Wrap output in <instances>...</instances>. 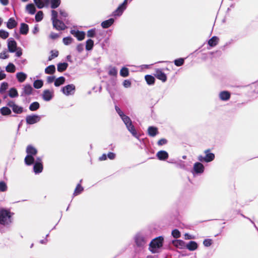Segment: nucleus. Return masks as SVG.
<instances>
[{
    "mask_svg": "<svg viewBox=\"0 0 258 258\" xmlns=\"http://www.w3.org/2000/svg\"><path fill=\"white\" fill-rule=\"evenodd\" d=\"M218 40L217 37L213 36L208 41V44L211 47H214L218 44Z\"/></svg>",
    "mask_w": 258,
    "mask_h": 258,
    "instance_id": "obj_31",
    "label": "nucleus"
},
{
    "mask_svg": "<svg viewBox=\"0 0 258 258\" xmlns=\"http://www.w3.org/2000/svg\"><path fill=\"white\" fill-rule=\"evenodd\" d=\"M26 11L30 14H34L36 12V9L34 5L32 4H28L26 7Z\"/></svg>",
    "mask_w": 258,
    "mask_h": 258,
    "instance_id": "obj_30",
    "label": "nucleus"
},
{
    "mask_svg": "<svg viewBox=\"0 0 258 258\" xmlns=\"http://www.w3.org/2000/svg\"><path fill=\"white\" fill-rule=\"evenodd\" d=\"M43 19V13L42 11H39L35 15V20L37 22H39Z\"/></svg>",
    "mask_w": 258,
    "mask_h": 258,
    "instance_id": "obj_51",
    "label": "nucleus"
},
{
    "mask_svg": "<svg viewBox=\"0 0 258 258\" xmlns=\"http://www.w3.org/2000/svg\"><path fill=\"white\" fill-rule=\"evenodd\" d=\"M174 64L177 67L181 66L184 63V58H180L174 60Z\"/></svg>",
    "mask_w": 258,
    "mask_h": 258,
    "instance_id": "obj_47",
    "label": "nucleus"
},
{
    "mask_svg": "<svg viewBox=\"0 0 258 258\" xmlns=\"http://www.w3.org/2000/svg\"><path fill=\"white\" fill-rule=\"evenodd\" d=\"M6 70L9 73H14L16 71V67L12 63H9L6 68Z\"/></svg>",
    "mask_w": 258,
    "mask_h": 258,
    "instance_id": "obj_35",
    "label": "nucleus"
},
{
    "mask_svg": "<svg viewBox=\"0 0 258 258\" xmlns=\"http://www.w3.org/2000/svg\"><path fill=\"white\" fill-rule=\"evenodd\" d=\"M148 134L151 137H155L158 134L157 127L154 126H149L148 129Z\"/></svg>",
    "mask_w": 258,
    "mask_h": 258,
    "instance_id": "obj_28",
    "label": "nucleus"
},
{
    "mask_svg": "<svg viewBox=\"0 0 258 258\" xmlns=\"http://www.w3.org/2000/svg\"><path fill=\"white\" fill-rule=\"evenodd\" d=\"M121 118L122 119L124 123L125 124V126L128 131L132 134L134 137L138 138L137 132L132 124V122L130 118L124 114L121 117Z\"/></svg>",
    "mask_w": 258,
    "mask_h": 258,
    "instance_id": "obj_5",
    "label": "nucleus"
},
{
    "mask_svg": "<svg viewBox=\"0 0 258 258\" xmlns=\"http://www.w3.org/2000/svg\"><path fill=\"white\" fill-rule=\"evenodd\" d=\"M167 143V140L164 139H161L158 141V145L159 146L163 145Z\"/></svg>",
    "mask_w": 258,
    "mask_h": 258,
    "instance_id": "obj_63",
    "label": "nucleus"
},
{
    "mask_svg": "<svg viewBox=\"0 0 258 258\" xmlns=\"http://www.w3.org/2000/svg\"><path fill=\"white\" fill-rule=\"evenodd\" d=\"M108 74L110 76L116 77L117 75V70L115 67H110L108 71Z\"/></svg>",
    "mask_w": 258,
    "mask_h": 258,
    "instance_id": "obj_43",
    "label": "nucleus"
},
{
    "mask_svg": "<svg viewBox=\"0 0 258 258\" xmlns=\"http://www.w3.org/2000/svg\"><path fill=\"white\" fill-rule=\"evenodd\" d=\"M9 96L11 98H15L18 96L17 90L15 88H12L10 89Z\"/></svg>",
    "mask_w": 258,
    "mask_h": 258,
    "instance_id": "obj_37",
    "label": "nucleus"
},
{
    "mask_svg": "<svg viewBox=\"0 0 258 258\" xmlns=\"http://www.w3.org/2000/svg\"><path fill=\"white\" fill-rule=\"evenodd\" d=\"M120 75L123 77H126L129 75L128 69L127 68L123 67L120 71Z\"/></svg>",
    "mask_w": 258,
    "mask_h": 258,
    "instance_id": "obj_41",
    "label": "nucleus"
},
{
    "mask_svg": "<svg viewBox=\"0 0 258 258\" xmlns=\"http://www.w3.org/2000/svg\"><path fill=\"white\" fill-rule=\"evenodd\" d=\"M171 234L172 236L175 238H179L180 236V233L177 229L172 230Z\"/></svg>",
    "mask_w": 258,
    "mask_h": 258,
    "instance_id": "obj_54",
    "label": "nucleus"
},
{
    "mask_svg": "<svg viewBox=\"0 0 258 258\" xmlns=\"http://www.w3.org/2000/svg\"><path fill=\"white\" fill-rule=\"evenodd\" d=\"M123 85L125 88H129L131 86V83L129 80H125L123 82Z\"/></svg>",
    "mask_w": 258,
    "mask_h": 258,
    "instance_id": "obj_59",
    "label": "nucleus"
},
{
    "mask_svg": "<svg viewBox=\"0 0 258 258\" xmlns=\"http://www.w3.org/2000/svg\"><path fill=\"white\" fill-rule=\"evenodd\" d=\"M114 20L113 18H110L108 20L103 21L101 24V27L104 29H106L110 27L114 23Z\"/></svg>",
    "mask_w": 258,
    "mask_h": 258,
    "instance_id": "obj_23",
    "label": "nucleus"
},
{
    "mask_svg": "<svg viewBox=\"0 0 258 258\" xmlns=\"http://www.w3.org/2000/svg\"><path fill=\"white\" fill-rule=\"evenodd\" d=\"M45 4H48L50 2L51 4V8L52 9H55L58 7L60 4V0H43Z\"/></svg>",
    "mask_w": 258,
    "mask_h": 258,
    "instance_id": "obj_22",
    "label": "nucleus"
},
{
    "mask_svg": "<svg viewBox=\"0 0 258 258\" xmlns=\"http://www.w3.org/2000/svg\"><path fill=\"white\" fill-rule=\"evenodd\" d=\"M9 57V55L7 54L6 51H3L1 53H0V58L1 59H6Z\"/></svg>",
    "mask_w": 258,
    "mask_h": 258,
    "instance_id": "obj_56",
    "label": "nucleus"
},
{
    "mask_svg": "<svg viewBox=\"0 0 258 258\" xmlns=\"http://www.w3.org/2000/svg\"><path fill=\"white\" fill-rule=\"evenodd\" d=\"M172 243L175 246L181 249L185 247L186 245L185 242L182 240H173Z\"/></svg>",
    "mask_w": 258,
    "mask_h": 258,
    "instance_id": "obj_24",
    "label": "nucleus"
},
{
    "mask_svg": "<svg viewBox=\"0 0 258 258\" xmlns=\"http://www.w3.org/2000/svg\"><path fill=\"white\" fill-rule=\"evenodd\" d=\"M58 55V52L57 50H51V55L49 57L48 60H51L53 58L56 57Z\"/></svg>",
    "mask_w": 258,
    "mask_h": 258,
    "instance_id": "obj_53",
    "label": "nucleus"
},
{
    "mask_svg": "<svg viewBox=\"0 0 258 258\" xmlns=\"http://www.w3.org/2000/svg\"><path fill=\"white\" fill-rule=\"evenodd\" d=\"M154 76L163 82H165L167 80L166 74L161 69H156L155 72Z\"/></svg>",
    "mask_w": 258,
    "mask_h": 258,
    "instance_id": "obj_14",
    "label": "nucleus"
},
{
    "mask_svg": "<svg viewBox=\"0 0 258 258\" xmlns=\"http://www.w3.org/2000/svg\"><path fill=\"white\" fill-rule=\"evenodd\" d=\"M116 111L117 112L119 116L121 117L124 115L123 112L120 110V109L117 106H115Z\"/></svg>",
    "mask_w": 258,
    "mask_h": 258,
    "instance_id": "obj_60",
    "label": "nucleus"
},
{
    "mask_svg": "<svg viewBox=\"0 0 258 258\" xmlns=\"http://www.w3.org/2000/svg\"><path fill=\"white\" fill-rule=\"evenodd\" d=\"M55 71V67L54 65H50L45 69V73L46 74H52Z\"/></svg>",
    "mask_w": 258,
    "mask_h": 258,
    "instance_id": "obj_34",
    "label": "nucleus"
},
{
    "mask_svg": "<svg viewBox=\"0 0 258 258\" xmlns=\"http://www.w3.org/2000/svg\"><path fill=\"white\" fill-rule=\"evenodd\" d=\"M163 241L164 238L162 236L154 238L149 245V250L153 254L159 253L163 246Z\"/></svg>",
    "mask_w": 258,
    "mask_h": 258,
    "instance_id": "obj_2",
    "label": "nucleus"
},
{
    "mask_svg": "<svg viewBox=\"0 0 258 258\" xmlns=\"http://www.w3.org/2000/svg\"><path fill=\"white\" fill-rule=\"evenodd\" d=\"M14 213L10 210L1 209H0V224L4 226L10 225L12 222V216Z\"/></svg>",
    "mask_w": 258,
    "mask_h": 258,
    "instance_id": "obj_3",
    "label": "nucleus"
},
{
    "mask_svg": "<svg viewBox=\"0 0 258 258\" xmlns=\"http://www.w3.org/2000/svg\"><path fill=\"white\" fill-rule=\"evenodd\" d=\"M49 37L52 39H55L58 37V35L55 33L51 32L49 35Z\"/></svg>",
    "mask_w": 258,
    "mask_h": 258,
    "instance_id": "obj_64",
    "label": "nucleus"
},
{
    "mask_svg": "<svg viewBox=\"0 0 258 258\" xmlns=\"http://www.w3.org/2000/svg\"><path fill=\"white\" fill-rule=\"evenodd\" d=\"M9 36V33L8 32L4 30H0V38L5 39L7 38Z\"/></svg>",
    "mask_w": 258,
    "mask_h": 258,
    "instance_id": "obj_44",
    "label": "nucleus"
},
{
    "mask_svg": "<svg viewBox=\"0 0 258 258\" xmlns=\"http://www.w3.org/2000/svg\"><path fill=\"white\" fill-rule=\"evenodd\" d=\"M59 14L60 15V19L61 20H64V18H66L68 16V14L67 13V12L62 10H60L59 11Z\"/></svg>",
    "mask_w": 258,
    "mask_h": 258,
    "instance_id": "obj_55",
    "label": "nucleus"
},
{
    "mask_svg": "<svg viewBox=\"0 0 258 258\" xmlns=\"http://www.w3.org/2000/svg\"><path fill=\"white\" fill-rule=\"evenodd\" d=\"M76 87L74 84H69L63 87L61 91L66 96L73 95L75 92Z\"/></svg>",
    "mask_w": 258,
    "mask_h": 258,
    "instance_id": "obj_7",
    "label": "nucleus"
},
{
    "mask_svg": "<svg viewBox=\"0 0 258 258\" xmlns=\"http://www.w3.org/2000/svg\"><path fill=\"white\" fill-rule=\"evenodd\" d=\"M0 112L3 115H10L12 113L11 109L7 107H3L0 109Z\"/></svg>",
    "mask_w": 258,
    "mask_h": 258,
    "instance_id": "obj_32",
    "label": "nucleus"
},
{
    "mask_svg": "<svg viewBox=\"0 0 258 258\" xmlns=\"http://www.w3.org/2000/svg\"><path fill=\"white\" fill-rule=\"evenodd\" d=\"M8 87V84L6 82H3L1 84L0 87V93H4Z\"/></svg>",
    "mask_w": 258,
    "mask_h": 258,
    "instance_id": "obj_45",
    "label": "nucleus"
},
{
    "mask_svg": "<svg viewBox=\"0 0 258 258\" xmlns=\"http://www.w3.org/2000/svg\"><path fill=\"white\" fill-rule=\"evenodd\" d=\"M40 116L36 114L29 115L26 117V123L28 124H33L40 120Z\"/></svg>",
    "mask_w": 258,
    "mask_h": 258,
    "instance_id": "obj_12",
    "label": "nucleus"
},
{
    "mask_svg": "<svg viewBox=\"0 0 258 258\" xmlns=\"http://www.w3.org/2000/svg\"><path fill=\"white\" fill-rule=\"evenodd\" d=\"M17 22L13 18H10L7 24V27L10 29L14 28L17 26Z\"/></svg>",
    "mask_w": 258,
    "mask_h": 258,
    "instance_id": "obj_26",
    "label": "nucleus"
},
{
    "mask_svg": "<svg viewBox=\"0 0 258 258\" xmlns=\"http://www.w3.org/2000/svg\"><path fill=\"white\" fill-rule=\"evenodd\" d=\"M7 105L11 107L13 111L16 114H20L23 112V108L17 105L13 101H9Z\"/></svg>",
    "mask_w": 258,
    "mask_h": 258,
    "instance_id": "obj_11",
    "label": "nucleus"
},
{
    "mask_svg": "<svg viewBox=\"0 0 258 258\" xmlns=\"http://www.w3.org/2000/svg\"><path fill=\"white\" fill-rule=\"evenodd\" d=\"M43 85V82L41 80H37L33 83V86L36 89L41 88Z\"/></svg>",
    "mask_w": 258,
    "mask_h": 258,
    "instance_id": "obj_40",
    "label": "nucleus"
},
{
    "mask_svg": "<svg viewBox=\"0 0 258 258\" xmlns=\"http://www.w3.org/2000/svg\"><path fill=\"white\" fill-rule=\"evenodd\" d=\"M134 239L137 247H143L149 239V236L144 232H139L135 235Z\"/></svg>",
    "mask_w": 258,
    "mask_h": 258,
    "instance_id": "obj_4",
    "label": "nucleus"
},
{
    "mask_svg": "<svg viewBox=\"0 0 258 258\" xmlns=\"http://www.w3.org/2000/svg\"><path fill=\"white\" fill-rule=\"evenodd\" d=\"M53 27L57 30H63L66 29V26L64 23L59 20H55L52 23Z\"/></svg>",
    "mask_w": 258,
    "mask_h": 258,
    "instance_id": "obj_15",
    "label": "nucleus"
},
{
    "mask_svg": "<svg viewBox=\"0 0 258 258\" xmlns=\"http://www.w3.org/2000/svg\"><path fill=\"white\" fill-rule=\"evenodd\" d=\"M168 153L163 150H161L156 154L157 157L160 160H165L168 158Z\"/></svg>",
    "mask_w": 258,
    "mask_h": 258,
    "instance_id": "obj_20",
    "label": "nucleus"
},
{
    "mask_svg": "<svg viewBox=\"0 0 258 258\" xmlns=\"http://www.w3.org/2000/svg\"><path fill=\"white\" fill-rule=\"evenodd\" d=\"M66 79L63 77H60L56 79L54 81V86L55 87H59L63 84L65 82Z\"/></svg>",
    "mask_w": 258,
    "mask_h": 258,
    "instance_id": "obj_29",
    "label": "nucleus"
},
{
    "mask_svg": "<svg viewBox=\"0 0 258 258\" xmlns=\"http://www.w3.org/2000/svg\"><path fill=\"white\" fill-rule=\"evenodd\" d=\"M204 165L201 162H198L194 164L191 172L194 175L196 174H201L204 172Z\"/></svg>",
    "mask_w": 258,
    "mask_h": 258,
    "instance_id": "obj_10",
    "label": "nucleus"
},
{
    "mask_svg": "<svg viewBox=\"0 0 258 258\" xmlns=\"http://www.w3.org/2000/svg\"><path fill=\"white\" fill-rule=\"evenodd\" d=\"M16 78L20 83H23L25 81L27 77L26 74L23 72H18L16 74Z\"/></svg>",
    "mask_w": 258,
    "mask_h": 258,
    "instance_id": "obj_25",
    "label": "nucleus"
},
{
    "mask_svg": "<svg viewBox=\"0 0 258 258\" xmlns=\"http://www.w3.org/2000/svg\"><path fill=\"white\" fill-rule=\"evenodd\" d=\"M55 80L54 76H48L47 77V82L48 83H51Z\"/></svg>",
    "mask_w": 258,
    "mask_h": 258,
    "instance_id": "obj_62",
    "label": "nucleus"
},
{
    "mask_svg": "<svg viewBox=\"0 0 258 258\" xmlns=\"http://www.w3.org/2000/svg\"><path fill=\"white\" fill-rule=\"evenodd\" d=\"M107 157L110 160H113L115 158V154L113 152H109L107 155Z\"/></svg>",
    "mask_w": 258,
    "mask_h": 258,
    "instance_id": "obj_61",
    "label": "nucleus"
},
{
    "mask_svg": "<svg viewBox=\"0 0 258 258\" xmlns=\"http://www.w3.org/2000/svg\"><path fill=\"white\" fill-rule=\"evenodd\" d=\"M29 31L28 25L25 23H21L20 28V32L23 35H26Z\"/></svg>",
    "mask_w": 258,
    "mask_h": 258,
    "instance_id": "obj_27",
    "label": "nucleus"
},
{
    "mask_svg": "<svg viewBox=\"0 0 258 258\" xmlns=\"http://www.w3.org/2000/svg\"><path fill=\"white\" fill-rule=\"evenodd\" d=\"M39 104L37 102H34L29 106V109L31 111H35L39 108Z\"/></svg>",
    "mask_w": 258,
    "mask_h": 258,
    "instance_id": "obj_42",
    "label": "nucleus"
},
{
    "mask_svg": "<svg viewBox=\"0 0 258 258\" xmlns=\"http://www.w3.org/2000/svg\"><path fill=\"white\" fill-rule=\"evenodd\" d=\"M198 243L194 241H190L186 243L185 247L190 251H194L198 248Z\"/></svg>",
    "mask_w": 258,
    "mask_h": 258,
    "instance_id": "obj_21",
    "label": "nucleus"
},
{
    "mask_svg": "<svg viewBox=\"0 0 258 258\" xmlns=\"http://www.w3.org/2000/svg\"><path fill=\"white\" fill-rule=\"evenodd\" d=\"M32 90L33 88L30 84L26 85L23 88L21 96H24L26 95H29L31 94Z\"/></svg>",
    "mask_w": 258,
    "mask_h": 258,
    "instance_id": "obj_19",
    "label": "nucleus"
},
{
    "mask_svg": "<svg viewBox=\"0 0 258 258\" xmlns=\"http://www.w3.org/2000/svg\"><path fill=\"white\" fill-rule=\"evenodd\" d=\"M76 49L79 52H81L84 50V45L82 43L79 44L77 46Z\"/></svg>",
    "mask_w": 258,
    "mask_h": 258,
    "instance_id": "obj_58",
    "label": "nucleus"
},
{
    "mask_svg": "<svg viewBox=\"0 0 258 258\" xmlns=\"http://www.w3.org/2000/svg\"><path fill=\"white\" fill-rule=\"evenodd\" d=\"M96 34V29L95 28L89 30L87 32V35L88 37H94Z\"/></svg>",
    "mask_w": 258,
    "mask_h": 258,
    "instance_id": "obj_46",
    "label": "nucleus"
},
{
    "mask_svg": "<svg viewBox=\"0 0 258 258\" xmlns=\"http://www.w3.org/2000/svg\"><path fill=\"white\" fill-rule=\"evenodd\" d=\"M231 96L230 93L227 91H223L219 93V97L222 101H228Z\"/></svg>",
    "mask_w": 258,
    "mask_h": 258,
    "instance_id": "obj_18",
    "label": "nucleus"
},
{
    "mask_svg": "<svg viewBox=\"0 0 258 258\" xmlns=\"http://www.w3.org/2000/svg\"><path fill=\"white\" fill-rule=\"evenodd\" d=\"M68 66L67 62L59 63L57 64V71L62 72L65 71Z\"/></svg>",
    "mask_w": 258,
    "mask_h": 258,
    "instance_id": "obj_33",
    "label": "nucleus"
},
{
    "mask_svg": "<svg viewBox=\"0 0 258 258\" xmlns=\"http://www.w3.org/2000/svg\"><path fill=\"white\" fill-rule=\"evenodd\" d=\"M203 244L205 246H210L212 244L211 240L210 239H206L204 240Z\"/></svg>",
    "mask_w": 258,
    "mask_h": 258,
    "instance_id": "obj_57",
    "label": "nucleus"
},
{
    "mask_svg": "<svg viewBox=\"0 0 258 258\" xmlns=\"http://www.w3.org/2000/svg\"><path fill=\"white\" fill-rule=\"evenodd\" d=\"M34 2L36 5V6L39 9H41L44 7V4L42 0H34Z\"/></svg>",
    "mask_w": 258,
    "mask_h": 258,
    "instance_id": "obj_50",
    "label": "nucleus"
},
{
    "mask_svg": "<svg viewBox=\"0 0 258 258\" xmlns=\"http://www.w3.org/2000/svg\"><path fill=\"white\" fill-rule=\"evenodd\" d=\"M7 184L4 181L0 182V192H4L7 190Z\"/></svg>",
    "mask_w": 258,
    "mask_h": 258,
    "instance_id": "obj_48",
    "label": "nucleus"
},
{
    "mask_svg": "<svg viewBox=\"0 0 258 258\" xmlns=\"http://www.w3.org/2000/svg\"><path fill=\"white\" fill-rule=\"evenodd\" d=\"M94 46V41L91 39H89L87 40L86 42V49L87 50H91Z\"/></svg>",
    "mask_w": 258,
    "mask_h": 258,
    "instance_id": "obj_36",
    "label": "nucleus"
},
{
    "mask_svg": "<svg viewBox=\"0 0 258 258\" xmlns=\"http://www.w3.org/2000/svg\"><path fill=\"white\" fill-rule=\"evenodd\" d=\"M71 33L76 37L79 41H82L85 38V33L83 31H76L75 30H72Z\"/></svg>",
    "mask_w": 258,
    "mask_h": 258,
    "instance_id": "obj_17",
    "label": "nucleus"
},
{
    "mask_svg": "<svg viewBox=\"0 0 258 258\" xmlns=\"http://www.w3.org/2000/svg\"><path fill=\"white\" fill-rule=\"evenodd\" d=\"M127 1L128 0H124V2L118 7L116 10L113 12L112 15L113 16L119 17L122 14L123 11L127 7Z\"/></svg>",
    "mask_w": 258,
    "mask_h": 258,
    "instance_id": "obj_9",
    "label": "nucleus"
},
{
    "mask_svg": "<svg viewBox=\"0 0 258 258\" xmlns=\"http://www.w3.org/2000/svg\"><path fill=\"white\" fill-rule=\"evenodd\" d=\"M127 1L128 0H124V2L118 7L116 10L113 12L112 15L113 16L119 17L122 14L123 11L127 7Z\"/></svg>",
    "mask_w": 258,
    "mask_h": 258,
    "instance_id": "obj_8",
    "label": "nucleus"
},
{
    "mask_svg": "<svg viewBox=\"0 0 258 258\" xmlns=\"http://www.w3.org/2000/svg\"><path fill=\"white\" fill-rule=\"evenodd\" d=\"M73 40V38L71 37H64L62 40L63 43L66 45L70 44L72 42Z\"/></svg>",
    "mask_w": 258,
    "mask_h": 258,
    "instance_id": "obj_49",
    "label": "nucleus"
},
{
    "mask_svg": "<svg viewBox=\"0 0 258 258\" xmlns=\"http://www.w3.org/2000/svg\"><path fill=\"white\" fill-rule=\"evenodd\" d=\"M8 48L10 52L16 51L17 49V43L13 38H10L8 40Z\"/></svg>",
    "mask_w": 258,
    "mask_h": 258,
    "instance_id": "obj_13",
    "label": "nucleus"
},
{
    "mask_svg": "<svg viewBox=\"0 0 258 258\" xmlns=\"http://www.w3.org/2000/svg\"><path fill=\"white\" fill-rule=\"evenodd\" d=\"M145 80L148 84L151 85H153L155 82V78L151 75H146L145 76Z\"/></svg>",
    "mask_w": 258,
    "mask_h": 258,
    "instance_id": "obj_39",
    "label": "nucleus"
},
{
    "mask_svg": "<svg viewBox=\"0 0 258 258\" xmlns=\"http://www.w3.org/2000/svg\"><path fill=\"white\" fill-rule=\"evenodd\" d=\"M57 17H58V13L55 10H52L51 11V20H52V23L53 22V21H55V20H58Z\"/></svg>",
    "mask_w": 258,
    "mask_h": 258,
    "instance_id": "obj_52",
    "label": "nucleus"
},
{
    "mask_svg": "<svg viewBox=\"0 0 258 258\" xmlns=\"http://www.w3.org/2000/svg\"><path fill=\"white\" fill-rule=\"evenodd\" d=\"M83 189L84 188L81 185V184H78L73 194L74 196H76L80 194L83 191Z\"/></svg>",
    "mask_w": 258,
    "mask_h": 258,
    "instance_id": "obj_38",
    "label": "nucleus"
},
{
    "mask_svg": "<svg viewBox=\"0 0 258 258\" xmlns=\"http://www.w3.org/2000/svg\"><path fill=\"white\" fill-rule=\"evenodd\" d=\"M26 152L27 155L24 159L25 164L27 166L34 164L33 170L35 174L41 173L43 170L42 158L37 157L36 160L34 157L37 155L38 151L36 148L31 145L26 147Z\"/></svg>",
    "mask_w": 258,
    "mask_h": 258,
    "instance_id": "obj_1",
    "label": "nucleus"
},
{
    "mask_svg": "<svg viewBox=\"0 0 258 258\" xmlns=\"http://www.w3.org/2000/svg\"><path fill=\"white\" fill-rule=\"evenodd\" d=\"M53 96V91L50 90H45L43 92L42 98L46 101H50Z\"/></svg>",
    "mask_w": 258,
    "mask_h": 258,
    "instance_id": "obj_16",
    "label": "nucleus"
},
{
    "mask_svg": "<svg viewBox=\"0 0 258 258\" xmlns=\"http://www.w3.org/2000/svg\"><path fill=\"white\" fill-rule=\"evenodd\" d=\"M205 156L202 155H199L198 157V159L201 162H210L214 160L215 155L211 153L209 150H206L204 151Z\"/></svg>",
    "mask_w": 258,
    "mask_h": 258,
    "instance_id": "obj_6",
    "label": "nucleus"
}]
</instances>
